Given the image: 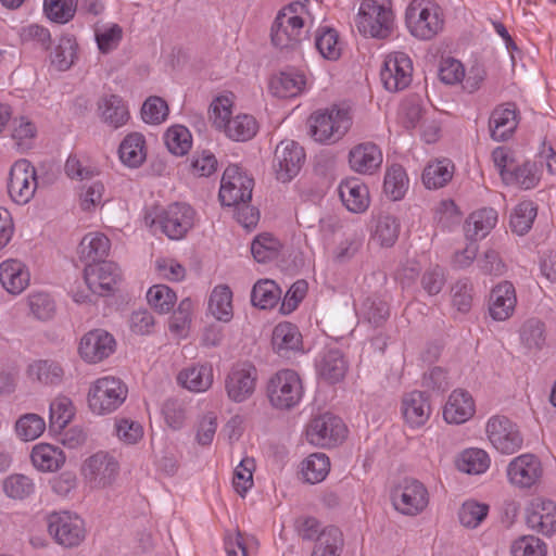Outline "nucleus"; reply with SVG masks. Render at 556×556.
<instances>
[{"instance_id":"9","label":"nucleus","mask_w":556,"mask_h":556,"mask_svg":"<svg viewBox=\"0 0 556 556\" xmlns=\"http://www.w3.org/2000/svg\"><path fill=\"white\" fill-rule=\"evenodd\" d=\"M253 187V178L242 172L238 165H229L222 177L219 201L224 206L251 201Z\"/></svg>"},{"instance_id":"57","label":"nucleus","mask_w":556,"mask_h":556,"mask_svg":"<svg viewBox=\"0 0 556 556\" xmlns=\"http://www.w3.org/2000/svg\"><path fill=\"white\" fill-rule=\"evenodd\" d=\"M43 10L49 20L59 24L68 23L77 10V0H45Z\"/></svg>"},{"instance_id":"43","label":"nucleus","mask_w":556,"mask_h":556,"mask_svg":"<svg viewBox=\"0 0 556 556\" xmlns=\"http://www.w3.org/2000/svg\"><path fill=\"white\" fill-rule=\"evenodd\" d=\"M280 289L275 281L265 279L257 281L251 292V302L262 309L274 307L280 299Z\"/></svg>"},{"instance_id":"18","label":"nucleus","mask_w":556,"mask_h":556,"mask_svg":"<svg viewBox=\"0 0 556 556\" xmlns=\"http://www.w3.org/2000/svg\"><path fill=\"white\" fill-rule=\"evenodd\" d=\"M507 476L511 484L520 489H529L542 479L541 460L533 454L519 455L509 463Z\"/></svg>"},{"instance_id":"49","label":"nucleus","mask_w":556,"mask_h":556,"mask_svg":"<svg viewBox=\"0 0 556 556\" xmlns=\"http://www.w3.org/2000/svg\"><path fill=\"white\" fill-rule=\"evenodd\" d=\"M400 233V223L392 215H379L376 220L374 240L381 247H392Z\"/></svg>"},{"instance_id":"53","label":"nucleus","mask_w":556,"mask_h":556,"mask_svg":"<svg viewBox=\"0 0 556 556\" xmlns=\"http://www.w3.org/2000/svg\"><path fill=\"white\" fill-rule=\"evenodd\" d=\"M74 417L72 401L66 396L54 399L50 404V428L53 431H61Z\"/></svg>"},{"instance_id":"1","label":"nucleus","mask_w":556,"mask_h":556,"mask_svg":"<svg viewBox=\"0 0 556 556\" xmlns=\"http://www.w3.org/2000/svg\"><path fill=\"white\" fill-rule=\"evenodd\" d=\"M311 137L320 143H334L349 131L352 116L348 106L332 105L314 112L307 119Z\"/></svg>"},{"instance_id":"62","label":"nucleus","mask_w":556,"mask_h":556,"mask_svg":"<svg viewBox=\"0 0 556 556\" xmlns=\"http://www.w3.org/2000/svg\"><path fill=\"white\" fill-rule=\"evenodd\" d=\"M168 115L167 103L160 97L148 98L141 108L142 119L148 124H161Z\"/></svg>"},{"instance_id":"45","label":"nucleus","mask_w":556,"mask_h":556,"mask_svg":"<svg viewBox=\"0 0 556 556\" xmlns=\"http://www.w3.org/2000/svg\"><path fill=\"white\" fill-rule=\"evenodd\" d=\"M77 43L74 37L62 36L50 55L51 64L59 71H67L76 59Z\"/></svg>"},{"instance_id":"2","label":"nucleus","mask_w":556,"mask_h":556,"mask_svg":"<svg viewBox=\"0 0 556 556\" xmlns=\"http://www.w3.org/2000/svg\"><path fill=\"white\" fill-rule=\"evenodd\" d=\"M194 211L186 203H173L167 207H154L144 216L148 226H159L172 240H179L193 226Z\"/></svg>"},{"instance_id":"55","label":"nucleus","mask_w":556,"mask_h":556,"mask_svg":"<svg viewBox=\"0 0 556 556\" xmlns=\"http://www.w3.org/2000/svg\"><path fill=\"white\" fill-rule=\"evenodd\" d=\"M280 242L270 233H262L257 236L252 244L251 252L258 263H267L278 256Z\"/></svg>"},{"instance_id":"13","label":"nucleus","mask_w":556,"mask_h":556,"mask_svg":"<svg viewBox=\"0 0 556 556\" xmlns=\"http://www.w3.org/2000/svg\"><path fill=\"white\" fill-rule=\"evenodd\" d=\"M38 188L37 170L26 159L16 161L11 169L8 190L11 199L17 204H27Z\"/></svg>"},{"instance_id":"30","label":"nucleus","mask_w":556,"mask_h":556,"mask_svg":"<svg viewBox=\"0 0 556 556\" xmlns=\"http://www.w3.org/2000/svg\"><path fill=\"white\" fill-rule=\"evenodd\" d=\"M30 459L34 467L42 472H53L59 470L65 463L63 451L48 443L36 444L30 453Z\"/></svg>"},{"instance_id":"48","label":"nucleus","mask_w":556,"mask_h":556,"mask_svg":"<svg viewBox=\"0 0 556 556\" xmlns=\"http://www.w3.org/2000/svg\"><path fill=\"white\" fill-rule=\"evenodd\" d=\"M4 494L12 498L23 501L35 492L33 479L22 473L10 475L2 483Z\"/></svg>"},{"instance_id":"46","label":"nucleus","mask_w":556,"mask_h":556,"mask_svg":"<svg viewBox=\"0 0 556 556\" xmlns=\"http://www.w3.org/2000/svg\"><path fill=\"white\" fill-rule=\"evenodd\" d=\"M231 299L232 292L227 286H217L213 290L208 308L218 320L228 321L232 317Z\"/></svg>"},{"instance_id":"32","label":"nucleus","mask_w":556,"mask_h":556,"mask_svg":"<svg viewBox=\"0 0 556 556\" xmlns=\"http://www.w3.org/2000/svg\"><path fill=\"white\" fill-rule=\"evenodd\" d=\"M110 251V240L100 232L87 233L80 241L79 258L86 264L104 261Z\"/></svg>"},{"instance_id":"25","label":"nucleus","mask_w":556,"mask_h":556,"mask_svg":"<svg viewBox=\"0 0 556 556\" xmlns=\"http://www.w3.org/2000/svg\"><path fill=\"white\" fill-rule=\"evenodd\" d=\"M349 164L356 173L372 174L382 164V153L372 142L359 143L350 151Z\"/></svg>"},{"instance_id":"16","label":"nucleus","mask_w":556,"mask_h":556,"mask_svg":"<svg viewBox=\"0 0 556 556\" xmlns=\"http://www.w3.org/2000/svg\"><path fill=\"white\" fill-rule=\"evenodd\" d=\"M486 433L492 445L503 454L517 452L523 442L517 425L505 416L492 417L486 424Z\"/></svg>"},{"instance_id":"10","label":"nucleus","mask_w":556,"mask_h":556,"mask_svg":"<svg viewBox=\"0 0 556 556\" xmlns=\"http://www.w3.org/2000/svg\"><path fill=\"white\" fill-rule=\"evenodd\" d=\"M394 508L403 515L416 516L424 511L429 503L428 491L416 479H404L391 493Z\"/></svg>"},{"instance_id":"15","label":"nucleus","mask_w":556,"mask_h":556,"mask_svg":"<svg viewBox=\"0 0 556 556\" xmlns=\"http://www.w3.org/2000/svg\"><path fill=\"white\" fill-rule=\"evenodd\" d=\"M257 370L249 362L235 364L225 379V390L230 401L241 403L248 400L255 390Z\"/></svg>"},{"instance_id":"20","label":"nucleus","mask_w":556,"mask_h":556,"mask_svg":"<svg viewBox=\"0 0 556 556\" xmlns=\"http://www.w3.org/2000/svg\"><path fill=\"white\" fill-rule=\"evenodd\" d=\"M115 349L112 334L102 329L87 332L80 340L79 354L88 363H99L109 357Z\"/></svg>"},{"instance_id":"64","label":"nucleus","mask_w":556,"mask_h":556,"mask_svg":"<svg viewBox=\"0 0 556 556\" xmlns=\"http://www.w3.org/2000/svg\"><path fill=\"white\" fill-rule=\"evenodd\" d=\"M254 460L244 458L236 467L233 472L232 484L238 494L243 496L253 485Z\"/></svg>"},{"instance_id":"56","label":"nucleus","mask_w":556,"mask_h":556,"mask_svg":"<svg viewBox=\"0 0 556 556\" xmlns=\"http://www.w3.org/2000/svg\"><path fill=\"white\" fill-rule=\"evenodd\" d=\"M46 429V422L37 414L22 415L15 422V432L23 441H33L39 438Z\"/></svg>"},{"instance_id":"44","label":"nucleus","mask_w":556,"mask_h":556,"mask_svg":"<svg viewBox=\"0 0 556 556\" xmlns=\"http://www.w3.org/2000/svg\"><path fill=\"white\" fill-rule=\"evenodd\" d=\"M538 207L532 201H522L510 215V228L518 236L526 235L536 217Z\"/></svg>"},{"instance_id":"42","label":"nucleus","mask_w":556,"mask_h":556,"mask_svg":"<svg viewBox=\"0 0 556 556\" xmlns=\"http://www.w3.org/2000/svg\"><path fill=\"white\" fill-rule=\"evenodd\" d=\"M408 188V178L405 169L397 164L390 166L386 173L383 191L392 201L401 200Z\"/></svg>"},{"instance_id":"3","label":"nucleus","mask_w":556,"mask_h":556,"mask_svg":"<svg viewBox=\"0 0 556 556\" xmlns=\"http://www.w3.org/2000/svg\"><path fill=\"white\" fill-rule=\"evenodd\" d=\"M303 392L302 380L292 369H281L267 381L266 394L270 405L276 409L294 408L301 402Z\"/></svg>"},{"instance_id":"7","label":"nucleus","mask_w":556,"mask_h":556,"mask_svg":"<svg viewBox=\"0 0 556 556\" xmlns=\"http://www.w3.org/2000/svg\"><path fill=\"white\" fill-rule=\"evenodd\" d=\"M394 16L390 7L374 0H365L359 7L356 26L364 36L383 39L393 30Z\"/></svg>"},{"instance_id":"26","label":"nucleus","mask_w":556,"mask_h":556,"mask_svg":"<svg viewBox=\"0 0 556 556\" xmlns=\"http://www.w3.org/2000/svg\"><path fill=\"white\" fill-rule=\"evenodd\" d=\"M339 195L344 206L353 213H363L369 206V191L358 178H350L339 186Z\"/></svg>"},{"instance_id":"35","label":"nucleus","mask_w":556,"mask_h":556,"mask_svg":"<svg viewBox=\"0 0 556 556\" xmlns=\"http://www.w3.org/2000/svg\"><path fill=\"white\" fill-rule=\"evenodd\" d=\"M178 382L192 392H204L213 383V369L211 365L191 366L181 370L177 377Z\"/></svg>"},{"instance_id":"59","label":"nucleus","mask_w":556,"mask_h":556,"mask_svg":"<svg viewBox=\"0 0 556 556\" xmlns=\"http://www.w3.org/2000/svg\"><path fill=\"white\" fill-rule=\"evenodd\" d=\"M488 513L486 504L467 501L459 508L458 518L464 527L475 529L486 518Z\"/></svg>"},{"instance_id":"11","label":"nucleus","mask_w":556,"mask_h":556,"mask_svg":"<svg viewBox=\"0 0 556 556\" xmlns=\"http://www.w3.org/2000/svg\"><path fill=\"white\" fill-rule=\"evenodd\" d=\"M346 427L342 419L330 413L313 418L306 428L307 441L319 447H331L342 442Z\"/></svg>"},{"instance_id":"36","label":"nucleus","mask_w":556,"mask_h":556,"mask_svg":"<svg viewBox=\"0 0 556 556\" xmlns=\"http://www.w3.org/2000/svg\"><path fill=\"white\" fill-rule=\"evenodd\" d=\"M27 376L42 384L55 386L62 382L64 370L55 361L38 359L28 365Z\"/></svg>"},{"instance_id":"12","label":"nucleus","mask_w":556,"mask_h":556,"mask_svg":"<svg viewBox=\"0 0 556 556\" xmlns=\"http://www.w3.org/2000/svg\"><path fill=\"white\" fill-rule=\"evenodd\" d=\"M48 531L55 542L64 547L78 546L86 536L84 520L68 511L49 515Z\"/></svg>"},{"instance_id":"37","label":"nucleus","mask_w":556,"mask_h":556,"mask_svg":"<svg viewBox=\"0 0 556 556\" xmlns=\"http://www.w3.org/2000/svg\"><path fill=\"white\" fill-rule=\"evenodd\" d=\"M454 164L448 159L429 163L422 172V182L427 189L444 187L453 177Z\"/></svg>"},{"instance_id":"58","label":"nucleus","mask_w":556,"mask_h":556,"mask_svg":"<svg viewBox=\"0 0 556 556\" xmlns=\"http://www.w3.org/2000/svg\"><path fill=\"white\" fill-rule=\"evenodd\" d=\"M147 300L155 311L165 314L173 308L177 298L175 292L167 286L156 285L148 290Z\"/></svg>"},{"instance_id":"23","label":"nucleus","mask_w":556,"mask_h":556,"mask_svg":"<svg viewBox=\"0 0 556 556\" xmlns=\"http://www.w3.org/2000/svg\"><path fill=\"white\" fill-rule=\"evenodd\" d=\"M402 415L412 428L424 426L430 417L431 406L425 392L413 391L402 399Z\"/></svg>"},{"instance_id":"19","label":"nucleus","mask_w":556,"mask_h":556,"mask_svg":"<svg viewBox=\"0 0 556 556\" xmlns=\"http://www.w3.org/2000/svg\"><path fill=\"white\" fill-rule=\"evenodd\" d=\"M119 278V270L113 262H96L86 264L84 279L88 289L98 295H104L113 290Z\"/></svg>"},{"instance_id":"54","label":"nucleus","mask_w":556,"mask_h":556,"mask_svg":"<svg viewBox=\"0 0 556 556\" xmlns=\"http://www.w3.org/2000/svg\"><path fill=\"white\" fill-rule=\"evenodd\" d=\"M315 47L325 59L334 61L341 55L338 33L333 28H319L315 36Z\"/></svg>"},{"instance_id":"60","label":"nucleus","mask_w":556,"mask_h":556,"mask_svg":"<svg viewBox=\"0 0 556 556\" xmlns=\"http://www.w3.org/2000/svg\"><path fill=\"white\" fill-rule=\"evenodd\" d=\"M520 338L528 349L540 350L545 343V326L536 319H528L520 329Z\"/></svg>"},{"instance_id":"14","label":"nucleus","mask_w":556,"mask_h":556,"mask_svg":"<svg viewBox=\"0 0 556 556\" xmlns=\"http://www.w3.org/2000/svg\"><path fill=\"white\" fill-rule=\"evenodd\" d=\"M305 160L304 149L293 140H282L276 147L273 168L277 180L291 181L301 170Z\"/></svg>"},{"instance_id":"28","label":"nucleus","mask_w":556,"mask_h":556,"mask_svg":"<svg viewBox=\"0 0 556 556\" xmlns=\"http://www.w3.org/2000/svg\"><path fill=\"white\" fill-rule=\"evenodd\" d=\"M0 282L11 294H20L29 283V271L17 260H8L0 264Z\"/></svg>"},{"instance_id":"6","label":"nucleus","mask_w":556,"mask_h":556,"mask_svg":"<svg viewBox=\"0 0 556 556\" xmlns=\"http://www.w3.org/2000/svg\"><path fill=\"white\" fill-rule=\"evenodd\" d=\"M405 22L409 33L422 40L433 38L443 27L439 7L424 0H413L409 3Z\"/></svg>"},{"instance_id":"33","label":"nucleus","mask_w":556,"mask_h":556,"mask_svg":"<svg viewBox=\"0 0 556 556\" xmlns=\"http://www.w3.org/2000/svg\"><path fill=\"white\" fill-rule=\"evenodd\" d=\"M306 80L305 76L299 72H281L270 79L269 88L278 98H292L300 94Z\"/></svg>"},{"instance_id":"51","label":"nucleus","mask_w":556,"mask_h":556,"mask_svg":"<svg viewBox=\"0 0 556 556\" xmlns=\"http://www.w3.org/2000/svg\"><path fill=\"white\" fill-rule=\"evenodd\" d=\"M503 181L506 185H516L525 190L534 188L539 181L535 164L525 162L522 165L517 166L509 173H503Z\"/></svg>"},{"instance_id":"40","label":"nucleus","mask_w":556,"mask_h":556,"mask_svg":"<svg viewBox=\"0 0 556 556\" xmlns=\"http://www.w3.org/2000/svg\"><path fill=\"white\" fill-rule=\"evenodd\" d=\"M144 142V137L141 134L128 135L118 149L121 161L129 167L141 165L146 159Z\"/></svg>"},{"instance_id":"27","label":"nucleus","mask_w":556,"mask_h":556,"mask_svg":"<svg viewBox=\"0 0 556 556\" xmlns=\"http://www.w3.org/2000/svg\"><path fill=\"white\" fill-rule=\"evenodd\" d=\"M475 414V403L465 390H454L444 406L443 417L448 424H463Z\"/></svg>"},{"instance_id":"21","label":"nucleus","mask_w":556,"mask_h":556,"mask_svg":"<svg viewBox=\"0 0 556 556\" xmlns=\"http://www.w3.org/2000/svg\"><path fill=\"white\" fill-rule=\"evenodd\" d=\"M526 521L539 533L553 534L556 531V504L549 500H532L526 509Z\"/></svg>"},{"instance_id":"47","label":"nucleus","mask_w":556,"mask_h":556,"mask_svg":"<svg viewBox=\"0 0 556 556\" xmlns=\"http://www.w3.org/2000/svg\"><path fill=\"white\" fill-rule=\"evenodd\" d=\"M330 470V462L324 453H314L302 463V475L308 483L323 481Z\"/></svg>"},{"instance_id":"5","label":"nucleus","mask_w":556,"mask_h":556,"mask_svg":"<svg viewBox=\"0 0 556 556\" xmlns=\"http://www.w3.org/2000/svg\"><path fill=\"white\" fill-rule=\"evenodd\" d=\"M301 2H293L281 9L270 29L273 45L280 50H294L302 40L304 21L299 15Z\"/></svg>"},{"instance_id":"41","label":"nucleus","mask_w":556,"mask_h":556,"mask_svg":"<svg viewBox=\"0 0 556 556\" xmlns=\"http://www.w3.org/2000/svg\"><path fill=\"white\" fill-rule=\"evenodd\" d=\"M256 119L249 114H240L230 118L223 128L226 135L235 141H248L257 132Z\"/></svg>"},{"instance_id":"63","label":"nucleus","mask_w":556,"mask_h":556,"mask_svg":"<svg viewBox=\"0 0 556 556\" xmlns=\"http://www.w3.org/2000/svg\"><path fill=\"white\" fill-rule=\"evenodd\" d=\"M510 553L511 556H546V545L539 538L526 535L513 543Z\"/></svg>"},{"instance_id":"39","label":"nucleus","mask_w":556,"mask_h":556,"mask_svg":"<svg viewBox=\"0 0 556 556\" xmlns=\"http://www.w3.org/2000/svg\"><path fill=\"white\" fill-rule=\"evenodd\" d=\"M320 376L331 383L339 382L344 378L348 364L341 351L328 350L318 365Z\"/></svg>"},{"instance_id":"38","label":"nucleus","mask_w":556,"mask_h":556,"mask_svg":"<svg viewBox=\"0 0 556 556\" xmlns=\"http://www.w3.org/2000/svg\"><path fill=\"white\" fill-rule=\"evenodd\" d=\"M343 534L339 528L328 526L317 535L312 556H341Z\"/></svg>"},{"instance_id":"8","label":"nucleus","mask_w":556,"mask_h":556,"mask_svg":"<svg viewBox=\"0 0 556 556\" xmlns=\"http://www.w3.org/2000/svg\"><path fill=\"white\" fill-rule=\"evenodd\" d=\"M119 464L108 452H97L86 458L81 465V476L91 489H105L118 476Z\"/></svg>"},{"instance_id":"17","label":"nucleus","mask_w":556,"mask_h":556,"mask_svg":"<svg viewBox=\"0 0 556 556\" xmlns=\"http://www.w3.org/2000/svg\"><path fill=\"white\" fill-rule=\"evenodd\" d=\"M413 65L407 54L394 52L389 54L380 72L384 88L391 92L405 89L412 81Z\"/></svg>"},{"instance_id":"50","label":"nucleus","mask_w":556,"mask_h":556,"mask_svg":"<svg viewBox=\"0 0 556 556\" xmlns=\"http://www.w3.org/2000/svg\"><path fill=\"white\" fill-rule=\"evenodd\" d=\"M165 144L174 155H185L191 148V134L187 127L175 125L167 129L164 135Z\"/></svg>"},{"instance_id":"61","label":"nucleus","mask_w":556,"mask_h":556,"mask_svg":"<svg viewBox=\"0 0 556 556\" xmlns=\"http://www.w3.org/2000/svg\"><path fill=\"white\" fill-rule=\"evenodd\" d=\"M98 48L102 53H110L116 49L123 38V29L117 24L98 27L94 30Z\"/></svg>"},{"instance_id":"22","label":"nucleus","mask_w":556,"mask_h":556,"mask_svg":"<svg viewBox=\"0 0 556 556\" xmlns=\"http://www.w3.org/2000/svg\"><path fill=\"white\" fill-rule=\"evenodd\" d=\"M302 343L301 332L291 323H280L273 330V350L280 357L290 358L292 354L302 350Z\"/></svg>"},{"instance_id":"29","label":"nucleus","mask_w":556,"mask_h":556,"mask_svg":"<svg viewBox=\"0 0 556 556\" xmlns=\"http://www.w3.org/2000/svg\"><path fill=\"white\" fill-rule=\"evenodd\" d=\"M491 137L495 141L507 140L517 128V110L515 104L508 103L506 108H496L490 117Z\"/></svg>"},{"instance_id":"24","label":"nucleus","mask_w":556,"mask_h":556,"mask_svg":"<svg viewBox=\"0 0 556 556\" xmlns=\"http://www.w3.org/2000/svg\"><path fill=\"white\" fill-rule=\"evenodd\" d=\"M516 293L511 282L503 281L494 287L490 294L489 311L494 320H506L516 306Z\"/></svg>"},{"instance_id":"34","label":"nucleus","mask_w":556,"mask_h":556,"mask_svg":"<svg viewBox=\"0 0 556 556\" xmlns=\"http://www.w3.org/2000/svg\"><path fill=\"white\" fill-rule=\"evenodd\" d=\"M98 106L102 121L113 128L123 126L129 118L127 106L116 94L102 97Z\"/></svg>"},{"instance_id":"31","label":"nucleus","mask_w":556,"mask_h":556,"mask_svg":"<svg viewBox=\"0 0 556 556\" xmlns=\"http://www.w3.org/2000/svg\"><path fill=\"white\" fill-rule=\"evenodd\" d=\"M497 213L494 208L484 207L469 215L465 223L466 238L477 241L484 238L496 225Z\"/></svg>"},{"instance_id":"4","label":"nucleus","mask_w":556,"mask_h":556,"mask_svg":"<svg viewBox=\"0 0 556 556\" xmlns=\"http://www.w3.org/2000/svg\"><path fill=\"white\" fill-rule=\"evenodd\" d=\"M128 388L117 377L106 376L97 379L88 391V406L97 415L115 412L127 399Z\"/></svg>"},{"instance_id":"52","label":"nucleus","mask_w":556,"mask_h":556,"mask_svg":"<svg viewBox=\"0 0 556 556\" xmlns=\"http://www.w3.org/2000/svg\"><path fill=\"white\" fill-rule=\"evenodd\" d=\"M490 466L488 454L480 448H469L462 453L457 463L460 471L469 475H479L484 472Z\"/></svg>"}]
</instances>
